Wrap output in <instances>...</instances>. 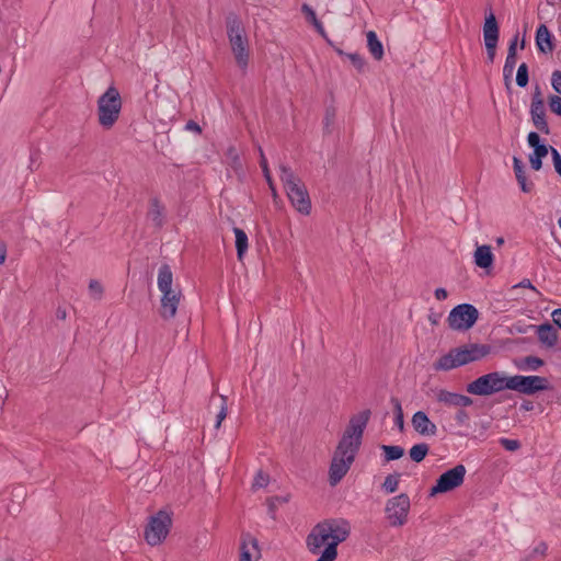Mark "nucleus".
Listing matches in <instances>:
<instances>
[{"mask_svg": "<svg viewBox=\"0 0 561 561\" xmlns=\"http://www.w3.org/2000/svg\"><path fill=\"white\" fill-rule=\"evenodd\" d=\"M220 399H221V405H220V410H219L218 414L216 415V424H215L216 428L220 427L221 422L227 416V397L220 396Z\"/></svg>", "mask_w": 561, "mask_h": 561, "instance_id": "35", "label": "nucleus"}, {"mask_svg": "<svg viewBox=\"0 0 561 561\" xmlns=\"http://www.w3.org/2000/svg\"><path fill=\"white\" fill-rule=\"evenodd\" d=\"M89 291L94 299L100 300L103 296V286L99 280L91 279L89 283Z\"/></svg>", "mask_w": 561, "mask_h": 561, "instance_id": "33", "label": "nucleus"}, {"mask_svg": "<svg viewBox=\"0 0 561 561\" xmlns=\"http://www.w3.org/2000/svg\"><path fill=\"white\" fill-rule=\"evenodd\" d=\"M513 72H503L504 84L507 90L512 87Z\"/></svg>", "mask_w": 561, "mask_h": 561, "instance_id": "54", "label": "nucleus"}, {"mask_svg": "<svg viewBox=\"0 0 561 561\" xmlns=\"http://www.w3.org/2000/svg\"><path fill=\"white\" fill-rule=\"evenodd\" d=\"M390 401L394 410V425L402 432L404 430V417L401 402L394 397H392Z\"/></svg>", "mask_w": 561, "mask_h": 561, "instance_id": "31", "label": "nucleus"}, {"mask_svg": "<svg viewBox=\"0 0 561 561\" xmlns=\"http://www.w3.org/2000/svg\"><path fill=\"white\" fill-rule=\"evenodd\" d=\"M7 257V249L3 244H0V264H3Z\"/></svg>", "mask_w": 561, "mask_h": 561, "instance_id": "57", "label": "nucleus"}, {"mask_svg": "<svg viewBox=\"0 0 561 561\" xmlns=\"http://www.w3.org/2000/svg\"><path fill=\"white\" fill-rule=\"evenodd\" d=\"M549 388L550 385L546 377L522 375L510 377V390H514L523 394L531 396L539 391L548 390Z\"/></svg>", "mask_w": 561, "mask_h": 561, "instance_id": "13", "label": "nucleus"}, {"mask_svg": "<svg viewBox=\"0 0 561 561\" xmlns=\"http://www.w3.org/2000/svg\"><path fill=\"white\" fill-rule=\"evenodd\" d=\"M517 41H518V33L514 36V38L511 41L507 56L510 58H516V47H517Z\"/></svg>", "mask_w": 561, "mask_h": 561, "instance_id": "47", "label": "nucleus"}, {"mask_svg": "<svg viewBox=\"0 0 561 561\" xmlns=\"http://www.w3.org/2000/svg\"><path fill=\"white\" fill-rule=\"evenodd\" d=\"M268 476L265 474L263 471H259L254 478L252 488L253 489H260L264 488L268 484Z\"/></svg>", "mask_w": 561, "mask_h": 561, "instance_id": "38", "label": "nucleus"}, {"mask_svg": "<svg viewBox=\"0 0 561 561\" xmlns=\"http://www.w3.org/2000/svg\"><path fill=\"white\" fill-rule=\"evenodd\" d=\"M529 162H530V167L535 170V171H538L541 169L542 167V159L538 158V157H533V156H529Z\"/></svg>", "mask_w": 561, "mask_h": 561, "instance_id": "50", "label": "nucleus"}, {"mask_svg": "<svg viewBox=\"0 0 561 561\" xmlns=\"http://www.w3.org/2000/svg\"><path fill=\"white\" fill-rule=\"evenodd\" d=\"M335 51H336V53H337V55H340V56H345V57H346V55H347V54H346V53H344L341 48H337V47H335Z\"/></svg>", "mask_w": 561, "mask_h": 561, "instance_id": "58", "label": "nucleus"}, {"mask_svg": "<svg viewBox=\"0 0 561 561\" xmlns=\"http://www.w3.org/2000/svg\"><path fill=\"white\" fill-rule=\"evenodd\" d=\"M122 110V99L118 90L110 87L98 100V116L100 125L110 129L117 122Z\"/></svg>", "mask_w": 561, "mask_h": 561, "instance_id": "7", "label": "nucleus"}, {"mask_svg": "<svg viewBox=\"0 0 561 561\" xmlns=\"http://www.w3.org/2000/svg\"><path fill=\"white\" fill-rule=\"evenodd\" d=\"M548 103L551 112L561 116V96L550 95L548 99Z\"/></svg>", "mask_w": 561, "mask_h": 561, "instance_id": "36", "label": "nucleus"}, {"mask_svg": "<svg viewBox=\"0 0 561 561\" xmlns=\"http://www.w3.org/2000/svg\"><path fill=\"white\" fill-rule=\"evenodd\" d=\"M533 149H534V152L530 156L538 157L540 159H543L550 151V147H548L545 144H541L540 146H536Z\"/></svg>", "mask_w": 561, "mask_h": 561, "instance_id": "42", "label": "nucleus"}, {"mask_svg": "<svg viewBox=\"0 0 561 561\" xmlns=\"http://www.w3.org/2000/svg\"><path fill=\"white\" fill-rule=\"evenodd\" d=\"M527 141H528V145L531 148H535L536 146H540L541 145L540 136L536 131H530L528 134Z\"/></svg>", "mask_w": 561, "mask_h": 561, "instance_id": "46", "label": "nucleus"}, {"mask_svg": "<svg viewBox=\"0 0 561 561\" xmlns=\"http://www.w3.org/2000/svg\"><path fill=\"white\" fill-rule=\"evenodd\" d=\"M537 336L540 343L547 347H554L558 343V331L550 323H543L537 327Z\"/></svg>", "mask_w": 561, "mask_h": 561, "instance_id": "17", "label": "nucleus"}, {"mask_svg": "<svg viewBox=\"0 0 561 561\" xmlns=\"http://www.w3.org/2000/svg\"><path fill=\"white\" fill-rule=\"evenodd\" d=\"M467 469L459 463L454 468L442 473L436 480V484L431 488L430 495L434 496L446 493L460 486L465 481Z\"/></svg>", "mask_w": 561, "mask_h": 561, "instance_id": "12", "label": "nucleus"}, {"mask_svg": "<svg viewBox=\"0 0 561 561\" xmlns=\"http://www.w3.org/2000/svg\"><path fill=\"white\" fill-rule=\"evenodd\" d=\"M469 413L463 409L458 410L455 414V420L460 425H466L469 421Z\"/></svg>", "mask_w": 561, "mask_h": 561, "instance_id": "43", "label": "nucleus"}, {"mask_svg": "<svg viewBox=\"0 0 561 561\" xmlns=\"http://www.w3.org/2000/svg\"><path fill=\"white\" fill-rule=\"evenodd\" d=\"M233 233L236 236V249H237V256L239 260H242L244 253L248 250V236L247 233L238 227L233 228Z\"/></svg>", "mask_w": 561, "mask_h": 561, "instance_id": "25", "label": "nucleus"}, {"mask_svg": "<svg viewBox=\"0 0 561 561\" xmlns=\"http://www.w3.org/2000/svg\"><path fill=\"white\" fill-rule=\"evenodd\" d=\"M479 317L478 309L470 304H460L451 309L447 318L449 328L466 331L473 327Z\"/></svg>", "mask_w": 561, "mask_h": 561, "instance_id": "11", "label": "nucleus"}, {"mask_svg": "<svg viewBox=\"0 0 561 561\" xmlns=\"http://www.w3.org/2000/svg\"><path fill=\"white\" fill-rule=\"evenodd\" d=\"M499 24L496 18L492 11L485 16L484 25H483V38L484 44H497L499 42Z\"/></svg>", "mask_w": 561, "mask_h": 561, "instance_id": "16", "label": "nucleus"}, {"mask_svg": "<svg viewBox=\"0 0 561 561\" xmlns=\"http://www.w3.org/2000/svg\"><path fill=\"white\" fill-rule=\"evenodd\" d=\"M522 408H523V409H525V410H530V409H533V405H531V403L529 402V403H527V404H523V405H522Z\"/></svg>", "mask_w": 561, "mask_h": 561, "instance_id": "59", "label": "nucleus"}, {"mask_svg": "<svg viewBox=\"0 0 561 561\" xmlns=\"http://www.w3.org/2000/svg\"><path fill=\"white\" fill-rule=\"evenodd\" d=\"M550 152H551V156H552V161H553V165H554L556 172L561 176V154L553 147H550Z\"/></svg>", "mask_w": 561, "mask_h": 561, "instance_id": "41", "label": "nucleus"}, {"mask_svg": "<svg viewBox=\"0 0 561 561\" xmlns=\"http://www.w3.org/2000/svg\"><path fill=\"white\" fill-rule=\"evenodd\" d=\"M484 45L486 48V60H488V62L493 64L495 54H496L497 44L490 43V44H484Z\"/></svg>", "mask_w": 561, "mask_h": 561, "instance_id": "44", "label": "nucleus"}, {"mask_svg": "<svg viewBox=\"0 0 561 561\" xmlns=\"http://www.w3.org/2000/svg\"><path fill=\"white\" fill-rule=\"evenodd\" d=\"M301 12L305 14L306 20L313 25L317 33L324 38L329 44H332L328 37V34L322 25V23L318 20L314 10L307 3L301 5Z\"/></svg>", "mask_w": 561, "mask_h": 561, "instance_id": "22", "label": "nucleus"}, {"mask_svg": "<svg viewBox=\"0 0 561 561\" xmlns=\"http://www.w3.org/2000/svg\"><path fill=\"white\" fill-rule=\"evenodd\" d=\"M494 256L490 245H479L474 252V263L481 268H489L493 264Z\"/></svg>", "mask_w": 561, "mask_h": 561, "instance_id": "23", "label": "nucleus"}, {"mask_svg": "<svg viewBox=\"0 0 561 561\" xmlns=\"http://www.w3.org/2000/svg\"><path fill=\"white\" fill-rule=\"evenodd\" d=\"M513 169H514V173H515V176H516V180L518 182L520 190L524 193L531 192L534 184H533V182L527 181L525 165H524L523 161L517 157L513 158Z\"/></svg>", "mask_w": 561, "mask_h": 561, "instance_id": "20", "label": "nucleus"}, {"mask_svg": "<svg viewBox=\"0 0 561 561\" xmlns=\"http://www.w3.org/2000/svg\"><path fill=\"white\" fill-rule=\"evenodd\" d=\"M430 447L426 443L413 445L409 451L410 458L415 462H421L428 454Z\"/></svg>", "mask_w": 561, "mask_h": 561, "instance_id": "28", "label": "nucleus"}, {"mask_svg": "<svg viewBox=\"0 0 561 561\" xmlns=\"http://www.w3.org/2000/svg\"><path fill=\"white\" fill-rule=\"evenodd\" d=\"M260 558L257 540L250 536H243L241 543L240 561H254Z\"/></svg>", "mask_w": 561, "mask_h": 561, "instance_id": "15", "label": "nucleus"}, {"mask_svg": "<svg viewBox=\"0 0 561 561\" xmlns=\"http://www.w3.org/2000/svg\"><path fill=\"white\" fill-rule=\"evenodd\" d=\"M367 37V47L371 56L376 60H381L383 58V46L379 41L375 31H368L366 34Z\"/></svg>", "mask_w": 561, "mask_h": 561, "instance_id": "24", "label": "nucleus"}, {"mask_svg": "<svg viewBox=\"0 0 561 561\" xmlns=\"http://www.w3.org/2000/svg\"><path fill=\"white\" fill-rule=\"evenodd\" d=\"M551 85L553 90L561 95V70H554L551 75Z\"/></svg>", "mask_w": 561, "mask_h": 561, "instance_id": "40", "label": "nucleus"}, {"mask_svg": "<svg viewBox=\"0 0 561 561\" xmlns=\"http://www.w3.org/2000/svg\"><path fill=\"white\" fill-rule=\"evenodd\" d=\"M434 295L437 300H445L448 296L447 290L442 287L436 288Z\"/></svg>", "mask_w": 561, "mask_h": 561, "instance_id": "53", "label": "nucleus"}, {"mask_svg": "<svg viewBox=\"0 0 561 561\" xmlns=\"http://www.w3.org/2000/svg\"><path fill=\"white\" fill-rule=\"evenodd\" d=\"M370 415V410L366 409L350 419L329 469V482L332 486H335L346 476L353 465Z\"/></svg>", "mask_w": 561, "mask_h": 561, "instance_id": "1", "label": "nucleus"}, {"mask_svg": "<svg viewBox=\"0 0 561 561\" xmlns=\"http://www.w3.org/2000/svg\"><path fill=\"white\" fill-rule=\"evenodd\" d=\"M172 526L171 514L160 510L156 515L149 518L145 528V539L150 546L161 543L168 536Z\"/></svg>", "mask_w": 561, "mask_h": 561, "instance_id": "10", "label": "nucleus"}, {"mask_svg": "<svg viewBox=\"0 0 561 561\" xmlns=\"http://www.w3.org/2000/svg\"><path fill=\"white\" fill-rule=\"evenodd\" d=\"M386 461L398 460L404 455V449L397 445H382Z\"/></svg>", "mask_w": 561, "mask_h": 561, "instance_id": "29", "label": "nucleus"}, {"mask_svg": "<svg viewBox=\"0 0 561 561\" xmlns=\"http://www.w3.org/2000/svg\"><path fill=\"white\" fill-rule=\"evenodd\" d=\"M558 225L561 228V218L558 219Z\"/></svg>", "mask_w": 561, "mask_h": 561, "instance_id": "62", "label": "nucleus"}, {"mask_svg": "<svg viewBox=\"0 0 561 561\" xmlns=\"http://www.w3.org/2000/svg\"><path fill=\"white\" fill-rule=\"evenodd\" d=\"M524 47H525V39L523 38L520 42V48L524 49Z\"/></svg>", "mask_w": 561, "mask_h": 561, "instance_id": "61", "label": "nucleus"}, {"mask_svg": "<svg viewBox=\"0 0 561 561\" xmlns=\"http://www.w3.org/2000/svg\"><path fill=\"white\" fill-rule=\"evenodd\" d=\"M436 399L448 407H458L459 393L439 389L436 393Z\"/></svg>", "mask_w": 561, "mask_h": 561, "instance_id": "26", "label": "nucleus"}, {"mask_svg": "<svg viewBox=\"0 0 561 561\" xmlns=\"http://www.w3.org/2000/svg\"><path fill=\"white\" fill-rule=\"evenodd\" d=\"M56 317L59 320H65L67 318V311L62 307H58L56 310Z\"/></svg>", "mask_w": 561, "mask_h": 561, "instance_id": "56", "label": "nucleus"}, {"mask_svg": "<svg viewBox=\"0 0 561 561\" xmlns=\"http://www.w3.org/2000/svg\"><path fill=\"white\" fill-rule=\"evenodd\" d=\"M147 216L152 221L154 227L161 228L163 226L165 208L157 197L150 199Z\"/></svg>", "mask_w": 561, "mask_h": 561, "instance_id": "18", "label": "nucleus"}, {"mask_svg": "<svg viewBox=\"0 0 561 561\" xmlns=\"http://www.w3.org/2000/svg\"><path fill=\"white\" fill-rule=\"evenodd\" d=\"M399 483H400V473L396 472V473L388 474L385 478V481L382 482L381 488L386 493L390 494V493H394L398 490Z\"/></svg>", "mask_w": 561, "mask_h": 561, "instance_id": "30", "label": "nucleus"}, {"mask_svg": "<svg viewBox=\"0 0 561 561\" xmlns=\"http://www.w3.org/2000/svg\"><path fill=\"white\" fill-rule=\"evenodd\" d=\"M279 178L293 207L302 215H309L311 201L306 185L289 167L284 164L279 165Z\"/></svg>", "mask_w": 561, "mask_h": 561, "instance_id": "6", "label": "nucleus"}, {"mask_svg": "<svg viewBox=\"0 0 561 561\" xmlns=\"http://www.w3.org/2000/svg\"><path fill=\"white\" fill-rule=\"evenodd\" d=\"M536 44L542 53H551L553 50L552 35L545 24H540L536 31Z\"/></svg>", "mask_w": 561, "mask_h": 561, "instance_id": "19", "label": "nucleus"}, {"mask_svg": "<svg viewBox=\"0 0 561 561\" xmlns=\"http://www.w3.org/2000/svg\"><path fill=\"white\" fill-rule=\"evenodd\" d=\"M490 346L483 344H468L450 350L434 363L435 370H451L454 368L477 362L490 353Z\"/></svg>", "mask_w": 561, "mask_h": 561, "instance_id": "3", "label": "nucleus"}, {"mask_svg": "<svg viewBox=\"0 0 561 561\" xmlns=\"http://www.w3.org/2000/svg\"><path fill=\"white\" fill-rule=\"evenodd\" d=\"M536 105L543 106V100L541 99L540 88L537 85L535 93L533 94L530 107H535Z\"/></svg>", "mask_w": 561, "mask_h": 561, "instance_id": "45", "label": "nucleus"}, {"mask_svg": "<svg viewBox=\"0 0 561 561\" xmlns=\"http://www.w3.org/2000/svg\"><path fill=\"white\" fill-rule=\"evenodd\" d=\"M524 362L530 370H537L543 365V360L536 356H526Z\"/></svg>", "mask_w": 561, "mask_h": 561, "instance_id": "39", "label": "nucleus"}, {"mask_svg": "<svg viewBox=\"0 0 561 561\" xmlns=\"http://www.w3.org/2000/svg\"><path fill=\"white\" fill-rule=\"evenodd\" d=\"M472 403H473V400L470 397L459 393L458 407H461V408L470 407Z\"/></svg>", "mask_w": 561, "mask_h": 561, "instance_id": "51", "label": "nucleus"}, {"mask_svg": "<svg viewBox=\"0 0 561 561\" xmlns=\"http://www.w3.org/2000/svg\"><path fill=\"white\" fill-rule=\"evenodd\" d=\"M227 37L237 61L241 69H245L249 64L250 49L249 39L241 19L233 12L226 16Z\"/></svg>", "mask_w": 561, "mask_h": 561, "instance_id": "4", "label": "nucleus"}, {"mask_svg": "<svg viewBox=\"0 0 561 561\" xmlns=\"http://www.w3.org/2000/svg\"><path fill=\"white\" fill-rule=\"evenodd\" d=\"M500 445L508 450V451H516L520 448V442L518 439H510L506 437H501L499 439Z\"/></svg>", "mask_w": 561, "mask_h": 561, "instance_id": "34", "label": "nucleus"}, {"mask_svg": "<svg viewBox=\"0 0 561 561\" xmlns=\"http://www.w3.org/2000/svg\"><path fill=\"white\" fill-rule=\"evenodd\" d=\"M496 243H497L499 245L503 244V243H504V239H503V238H501V237H500V238H497V239H496Z\"/></svg>", "mask_w": 561, "mask_h": 561, "instance_id": "60", "label": "nucleus"}, {"mask_svg": "<svg viewBox=\"0 0 561 561\" xmlns=\"http://www.w3.org/2000/svg\"><path fill=\"white\" fill-rule=\"evenodd\" d=\"M346 57L351 60L352 65L358 71H363L364 66H365V60H364V58L359 54L352 53V54H347Z\"/></svg>", "mask_w": 561, "mask_h": 561, "instance_id": "37", "label": "nucleus"}, {"mask_svg": "<svg viewBox=\"0 0 561 561\" xmlns=\"http://www.w3.org/2000/svg\"><path fill=\"white\" fill-rule=\"evenodd\" d=\"M158 288L162 296L160 299L159 313L163 320L173 319L176 314L182 293L181 290L172 289L173 273L170 265L162 264L158 272Z\"/></svg>", "mask_w": 561, "mask_h": 561, "instance_id": "5", "label": "nucleus"}, {"mask_svg": "<svg viewBox=\"0 0 561 561\" xmlns=\"http://www.w3.org/2000/svg\"><path fill=\"white\" fill-rule=\"evenodd\" d=\"M505 389H510V377L500 371L485 374L466 387L467 392L474 396H491Z\"/></svg>", "mask_w": 561, "mask_h": 561, "instance_id": "8", "label": "nucleus"}, {"mask_svg": "<svg viewBox=\"0 0 561 561\" xmlns=\"http://www.w3.org/2000/svg\"><path fill=\"white\" fill-rule=\"evenodd\" d=\"M411 501L407 493L387 500L385 516L391 527H402L408 523Z\"/></svg>", "mask_w": 561, "mask_h": 561, "instance_id": "9", "label": "nucleus"}, {"mask_svg": "<svg viewBox=\"0 0 561 561\" xmlns=\"http://www.w3.org/2000/svg\"><path fill=\"white\" fill-rule=\"evenodd\" d=\"M515 66H516V58L506 57L505 64L503 67V72H514Z\"/></svg>", "mask_w": 561, "mask_h": 561, "instance_id": "48", "label": "nucleus"}, {"mask_svg": "<svg viewBox=\"0 0 561 561\" xmlns=\"http://www.w3.org/2000/svg\"><path fill=\"white\" fill-rule=\"evenodd\" d=\"M411 422L414 431L422 436H434L437 433L436 424L423 411L415 412Z\"/></svg>", "mask_w": 561, "mask_h": 561, "instance_id": "14", "label": "nucleus"}, {"mask_svg": "<svg viewBox=\"0 0 561 561\" xmlns=\"http://www.w3.org/2000/svg\"><path fill=\"white\" fill-rule=\"evenodd\" d=\"M185 130H188V131H194L196 134H202V128L201 126L194 122V121H188L186 124H185Z\"/></svg>", "mask_w": 561, "mask_h": 561, "instance_id": "49", "label": "nucleus"}, {"mask_svg": "<svg viewBox=\"0 0 561 561\" xmlns=\"http://www.w3.org/2000/svg\"><path fill=\"white\" fill-rule=\"evenodd\" d=\"M553 322L561 329V308L552 312Z\"/></svg>", "mask_w": 561, "mask_h": 561, "instance_id": "55", "label": "nucleus"}, {"mask_svg": "<svg viewBox=\"0 0 561 561\" xmlns=\"http://www.w3.org/2000/svg\"><path fill=\"white\" fill-rule=\"evenodd\" d=\"M515 287H523V288H529L536 293H538V290L536 289V287L531 284V282L527 278H524L520 283H518Z\"/></svg>", "mask_w": 561, "mask_h": 561, "instance_id": "52", "label": "nucleus"}, {"mask_svg": "<svg viewBox=\"0 0 561 561\" xmlns=\"http://www.w3.org/2000/svg\"><path fill=\"white\" fill-rule=\"evenodd\" d=\"M530 116H531L534 126L539 131H541L542 134H546V135L550 134V128L546 121L545 105L543 106L536 105L535 107H530Z\"/></svg>", "mask_w": 561, "mask_h": 561, "instance_id": "21", "label": "nucleus"}, {"mask_svg": "<svg viewBox=\"0 0 561 561\" xmlns=\"http://www.w3.org/2000/svg\"><path fill=\"white\" fill-rule=\"evenodd\" d=\"M259 151H260V165L262 168V171H263V174H264V178L272 191V194L274 197L277 196V193H276V188H275V185H274V182L272 180V176H271V172H270V169H268V164H267V160L264 156V152L262 150V148H259Z\"/></svg>", "mask_w": 561, "mask_h": 561, "instance_id": "27", "label": "nucleus"}, {"mask_svg": "<svg viewBox=\"0 0 561 561\" xmlns=\"http://www.w3.org/2000/svg\"><path fill=\"white\" fill-rule=\"evenodd\" d=\"M529 81L528 66L523 62L519 65L516 73V83L520 88H525Z\"/></svg>", "mask_w": 561, "mask_h": 561, "instance_id": "32", "label": "nucleus"}, {"mask_svg": "<svg viewBox=\"0 0 561 561\" xmlns=\"http://www.w3.org/2000/svg\"><path fill=\"white\" fill-rule=\"evenodd\" d=\"M351 534V525L346 519H325L318 523L306 538L308 550L317 554L325 546L317 561H334L337 557L339 543L345 541Z\"/></svg>", "mask_w": 561, "mask_h": 561, "instance_id": "2", "label": "nucleus"}]
</instances>
